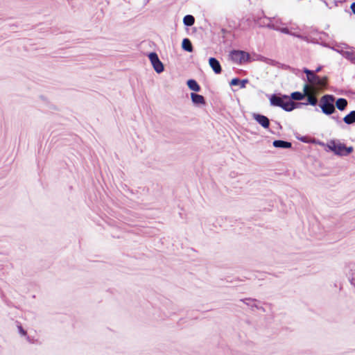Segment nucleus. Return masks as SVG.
<instances>
[{"instance_id": "obj_1", "label": "nucleus", "mask_w": 355, "mask_h": 355, "mask_svg": "<svg viewBox=\"0 0 355 355\" xmlns=\"http://www.w3.org/2000/svg\"><path fill=\"white\" fill-rule=\"evenodd\" d=\"M302 72L306 75L302 78L306 83H311L320 88H327L328 85V77L327 76H320L317 75L313 70H311L306 67L302 69Z\"/></svg>"}, {"instance_id": "obj_2", "label": "nucleus", "mask_w": 355, "mask_h": 355, "mask_svg": "<svg viewBox=\"0 0 355 355\" xmlns=\"http://www.w3.org/2000/svg\"><path fill=\"white\" fill-rule=\"evenodd\" d=\"M229 56L233 62L239 64L250 63L255 60L248 52L241 49H232L230 51Z\"/></svg>"}, {"instance_id": "obj_3", "label": "nucleus", "mask_w": 355, "mask_h": 355, "mask_svg": "<svg viewBox=\"0 0 355 355\" xmlns=\"http://www.w3.org/2000/svg\"><path fill=\"white\" fill-rule=\"evenodd\" d=\"M270 100L272 105L280 107L286 111H292L295 109V103L287 96L279 97L272 95Z\"/></svg>"}, {"instance_id": "obj_4", "label": "nucleus", "mask_w": 355, "mask_h": 355, "mask_svg": "<svg viewBox=\"0 0 355 355\" xmlns=\"http://www.w3.org/2000/svg\"><path fill=\"white\" fill-rule=\"evenodd\" d=\"M335 98L333 95L326 94L320 99L319 106L322 112L327 115H330L335 112Z\"/></svg>"}, {"instance_id": "obj_5", "label": "nucleus", "mask_w": 355, "mask_h": 355, "mask_svg": "<svg viewBox=\"0 0 355 355\" xmlns=\"http://www.w3.org/2000/svg\"><path fill=\"white\" fill-rule=\"evenodd\" d=\"M328 148L336 155L346 156L353 152V147H347L344 144L330 141L327 144Z\"/></svg>"}, {"instance_id": "obj_6", "label": "nucleus", "mask_w": 355, "mask_h": 355, "mask_svg": "<svg viewBox=\"0 0 355 355\" xmlns=\"http://www.w3.org/2000/svg\"><path fill=\"white\" fill-rule=\"evenodd\" d=\"M148 58L150 60L154 70L157 73H161L164 71V65L159 60V56L156 52H150L148 54Z\"/></svg>"}, {"instance_id": "obj_7", "label": "nucleus", "mask_w": 355, "mask_h": 355, "mask_svg": "<svg viewBox=\"0 0 355 355\" xmlns=\"http://www.w3.org/2000/svg\"><path fill=\"white\" fill-rule=\"evenodd\" d=\"M248 78L241 79L239 77L233 78L230 81H229V86L230 87H239V89H244L246 87L247 84L249 83Z\"/></svg>"}, {"instance_id": "obj_8", "label": "nucleus", "mask_w": 355, "mask_h": 355, "mask_svg": "<svg viewBox=\"0 0 355 355\" xmlns=\"http://www.w3.org/2000/svg\"><path fill=\"white\" fill-rule=\"evenodd\" d=\"M209 64L216 74L222 72V67L220 62L214 57H210L208 60Z\"/></svg>"}, {"instance_id": "obj_9", "label": "nucleus", "mask_w": 355, "mask_h": 355, "mask_svg": "<svg viewBox=\"0 0 355 355\" xmlns=\"http://www.w3.org/2000/svg\"><path fill=\"white\" fill-rule=\"evenodd\" d=\"M253 118L264 128H268L270 125L269 119L263 115L254 114Z\"/></svg>"}, {"instance_id": "obj_10", "label": "nucleus", "mask_w": 355, "mask_h": 355, "mask_svg": "<svg viewBox=\"0 0 355 355\" xmlns=\"http://www.w3.org/2000/svg\"><path fill=\"white\" fill-rule=\"evenodd\" d=\"M182 49L183 51L189 53H192L194 51L193 46L191 40L185 37L182 41Z\"/></svg>"}, {"instance_id": "obj_11", "label": "nucleus", "mask_w": 355, "mask_h": 355, "mask_svg": "<svg viewBox=\"0 0 355 355\" xmlns=\"http://www.w3.org/2000/svg\"><path fill=\"white\" fill-rule=\"evenodd\" d=\"M305 92V96H307V101L311 105H315L318 103V99L315 94L311 92L314 90H303Z\"/></svg>"}, {"instance_id": "obj_12", "label": "nucleus", "mask_w": 355, "mask_h": 355, "mask_svg": "<svg viewBox=\"0 0 355 355\" xmlns=\"http://www.w3.org/2000/svg\"><path fill=\"white\" fill-rule=\"evenodd\" d=\"M262 13H263V18H266V19H269L270 21H272V20L274 19V18H272V17H267L263 10H262ZM259 27H261V28H268L269 29H271V30H274V31H278V28L279 26H277L276 24H274V23H272V22H270L267 24H259Z\"/></svg>"}, {"instance_id": "obj_13", "label": "nucleus", "mask_w": 355, "mask_h": 355, "mask_svg": "<svg viewBox=\"0 0 355 355\" xmlns=\"http://www.w3.org/2000/svg\"><path fill=\"white\" fill-rule=\"evenodd\" d=\"M334 103L336 107L340 111L345 110L348 104L347 101L343 98L337 99Z\"/></svg>"}, {"instance_id": "obj_14", "label": "nucleus", "mask_w": 355, "mask_h": 355, "mask_svg": "<svg viewBox=\"0 0 355 355\" xmlns=\"http://www.w3.org/2000/svg\"><path fill=\"white\" fill-rule=\"evenodd\" d=\"M273 146L276 148H289L291 147V143L282 140H275L273 142Z\"/></svg>"}, {"instance_id": "obj_15", "label": "nucleus", "mask_w": 355, "mask_h": 355, "mask_svg": "<svg viewBox=\"0 0 355 355\" xmlns=\"http://www.w3.org/2000/svg\"><path fill=\"white\" fill-rule=\"evenodd\" d=\"M195 17L191 15H187L183 18V24L185 26L189 27L194 24Z\"/></svg>"}, {"instance_id": "obj_16", "label": "nucleus", "mask_w": 355, "mask_h": 355, "mask_svg": "<svg viewBox=\"0 0 355 355\" xmlns=\"http://www.w3.org/2000/svg\"><path fill=\"white\" fill-rule=\"evenodd\" d=\"M343 121L347 124H352L355 123V111H351L343 118Z\"/></svg>"}, {"instance_id": "obj_17", "label": "nucleus", "mask_w": 355, "mask_h": 355, "mask_svg": "<svg viewBox=\"0 0 355 355\" xmlns=\"http://www.w3.org/2000/svg\"><path fill=\"white\" fill-rule=\"evenodd\" d=\"M191 99L195 104H205L204 97L201 95L191 93Z\"/></svg>"}, {"instance_id": "obj_18", "label": "nucleus", "mask_w": 355, "mask_h": 355, "mask_svg": "<svg viewBox=\"0 0 355 355\" xmlns=\"http://www.w3.org/2000/svg\"><path fill=\"white\" fill-rule=\"evenodd\" d=\"M186 84L189 89H201L198 82L193 78L187 80Z\"/></svg>"}, {"instance_id": "obj_19", "label": "nucleus", "mask_w": 355, "mask_h": 355, "mask_svg": "<svg viewBox=\"0 0 355 355\" xmlns=\"http://www.w3.org/2000/svg\"><path fill=\"white\" fill-rule=\"evenodd\" d=\"M331 49L332 50L336 51L339 54H340L343 57H344L347 60H348V58H351L352 51H344L343 49H336L334 47H331Z\"/></svg>"}, {"instance_id": "obj_20", "label": "nucleus", "mask_w": 355, "mask_h": 355, "mask_svg": "<svg viewBox=\"0 0 355 355\" xmlns=\"http://www.w3.org/2000/svg\"><path fill=\"white\" fill-rule=\"evenodd\" d=\"M277 31L281 32V33H284V34H286V35H295V36H296L297 37H301V36L296 35L295 33H292L287 26L282 27V28L279 27Z\"/></svg>"}, {"instance_id": "obj_21", "label": "nucleus", "mask_w": 355, "mask_h": 355, "mask_svg": "<svg viewBox=\"0 0 355 355\" xmlns=\"http://www.w3.org/2000/svg\"><path fill=\"white\" fill-rule=\"evenodd\" d=\"M305 96V92H295L291 94V98L294 100H302Z\"/></svg>"}, {"instance_id": "obj_22", "label": "nucleus", "mask_w": 355, "mask_h": 355, "mask_svg": "<svg viewBox=\"0 0 355 355\" xmlns=\"http://www.w3.org/2000/svg\"><path fill=\"white\" fill-rule=\"evenodd\" d=\"M288 69L291 71L292 73H295V75L300 76V77H303V74L304 73L302 72V70H300L298 69H296V68H294V67H292L291 66H288Z\"/></svg>"}, {"instance_id": "obj_23", "label": "nucleus", "mask_w": 355, "mask_h": 355, "mask_svg": "<svg viewBox=\"0 0 355 355\" xmlns=\"http://www.w3.org/2000/svg\"><path fill=\"white\" fill-rule=\"evenodd\" d=\"M313 42L314 44H320V45H321V46H324V47H327V48H330V49L331 48V47H330V46H329V44L328 43H327V42H323V41H321V42H318L316 39H314V40L313 41Z\"/></svg>"}, {"instance_id": "obj_24", "label": "nucleus", "mask_w": 355, "mask_h": 355, "mask_svg": "<svg viewBox=\"0 0 355 355\" xmlns=\"http://www.w3.org/2000/svg\"><path fill=\"white\" fill-rule=\"evenodd\" d=\"M302 89H313V88H312V87H310L308 85L307 83H306V82H305V83H304V85H303V88H302ZM327 89H337V88H336V87H328Z\"/></svg>"}, {"instance_id": "obj_25", "label": "nucleus", "mask_w": 355, "mask_h": 355, "mask_svg": "<svg viewBox=\"0 0 355 355\" xmlns=\"http://www.w3.org/2000/svg\"><path fill=\"white\" fill-rule=\"evenodd\" d=\"M345 1H344V0H334V1H333V3H334V5L335 6H338V5H339L340 3H343L345 2Z\"/></svg>"}, {"instance_id": "obj_26", "label": "nucleus", "mask_w": 355, "mask_h": 355, "mask_svg": "<svg viewBox=\"0 0 355 355\" xmlns=\"http://www.w3.org/2000/svg\"><path fill=\"white\" fill-rule=\"evenodd\" d=\"M347 60L350 61L351 63L355 64V55L353 52H352L351 58H348Z\"/></svg>"}, {"instance_id": "obj_27", "label": "nucleus", "mask_w": 355, "mask_h": 355, "mask_svg": "<svg viewBox=\"0 0 355 355\" xmlns=\"http://www.w3.org/2000/svg\"><path fill=\"white\" fill-rule=\"evenodd\" d=\"M313 32L318 33L323 35H324L326 37L329 36L328 33H327L326 32H324V31H320L319 32L317 29H314L313 31H311V33H313Z\"/></svg>"}, {"instance_id": "obj_28", "label": "nucleus", "mask_w": 355, "mask_h": 355, "mask_svg": "<svg viewBox=\"0 0 355 355\" xmlns=\"http://www.w3.org/2000/svg\"><path fill=\"white\" fill-rule=\"evenodd\" d=\"M18 329H19V331L20 332V334L23 336H26V331L22 328L21 326H19L18 327Z\"/></svg>"}, {"instance_id": "obj_29", "label": "nucleus", "mask_w": 355, "mask_h": 355, "mask_svg": "<svg viewBox=\"0 0 355 355\" xmlns=\"http://www.w3.org/2000/svg\"><path fill=\"white\" fill-rule=\"evenodd\" d=\"M350 9L352 10V13L355 15V2H353L350 6ZM351 14V12H349Z\"/></svg>"}, {"instance_id": "obj_30", "label": "nucleus", "mask_w": 355, "mask_h": 355, "mask_svg": "<svg viewBox=\"0 0 355 355\" xmlns=\"http://www.w3.org/2000/svg\"><path fill=\"white\" fill-rule=\"evenodd\" d=\"M253 55L257 57L256 60H263V59L264 58V57L262 56L261 55H257L256 53H254Z\"/></svg>"}, {"instance_id": "obj_31", "label": "nucleus", "mask_w": 355, "mask_h": 355, "mask_svg": "<svg viewBox=\"0 0 355 355\" xmlns=\"http://www.w3.org/2000/svg\"><path fill=\"white\" fill-rule=\"evenodd\" d=\"M17 27H18V25H17L16 24H10V28L11 30H14L15 28H17Z\"/></svg>"}, {"instance_id": "obj_32", "label": "nucleus", "mask_w": 355, "mask_h": 355, "mask_svg": "<svg viewBox=\"0 0 355 355\" xmlns=\"http://www.w3.org/2000/svg\"><path fill=\"white\" fill-rule=\"evenodd\" d=\"M322 66H320H320H318V67L315 69V70L314 71H315V73H318V72L322 70Z\"/></svg>"}, {"instance_id": "obj_33", "label": "nucleus", "mask_w": 355, "mask_h": 355, "mask_svg": "<svg viewBox=\"0 0 355 355\" xmlns=\"http://www.w3.org/2000/svg\"><path fill=\"white\" fill-rule=\"evenodd\" d=\"M343 45L345 46V49H352L353 47L352 46H350L349 45H348L346 43H343Z\"/></svg>"}, {"instance_id": "obj_34", "label": "nucleus", "mask_w": 355, "mask_h": 355, "mask_svg": "<svg viewBox=\"0 0 355 355\" xmlns=\"http://www.w3.org/2000/svg\"><path fill=\"white\" fill-rule=\"evenodd\" d=\"M275 24H276V25L277 24H284L281 19H278L277 20H276Z\"/></svg>"}, {"instance_id": "obj_35", "label": "nucleus", "mask_w": 355, "mask_h": 355, "mask_svg": "<svg viewBox=\"0 0 355 355\" xmlns=\"http://www.w3.org/2000/svg\"><path fill=\"white\" fill-rule=\"evenodd\" d=\"M221 32H222L223 33H224V34H225V33H228V31H227L225 28H223L221 29Z\"/></svg>"}, {"instance_id": "obj_36", "label": "nucleus", "mask_w": 355, "mask_h": 355, "mask_svg": "<svg viewBox=\"0 0 355 355\" xmlns=\"http://www.w3.org/2000/svg\"><path fill=\"white\" fill-rule=\"evenodd\" d=\"M260 19H261V17L257 18V19H255V18H254V19H253V21H254L256 24H257Z\"/></svg>"}, {"instance_id": "obj_37", "label": "nucleus", "mask_w": 355, "mask_h": 355, "mask_svg": "<svg viewBox=\"0 0 355 355\" xmlns=\"http://www.w3.org/2000/svg\"><path fill=\"white\" fill-rule=\"evenodd\" d=\"M288 65L284 64L283 68H284V69H288Z\"/></svg>"}, {"instance_id": "obj_38", "label": "nucleus", "mask_w": 355, "mask_h": 355, "mask_svg": "<svg viewBox=\"0 0 355 355\" xmlns=\"http://www.w3.org/2000/svg\"><path fill=\"white\" fill-rule=\"evenodd\" d=\"M246 21H247L248 22H250V21H251V19H250V18H248V19H246Z\"/></svg>"}, {"instance_id": "obj_39", "label": "nucleus", "mask_w": 355, "mask_h": 355, "mask_svg": "<svg viewBox=\"0 0 355 355\" xmlns=\"http://www.w3.org/2000/svg\"><path fill=\"white\" fill-rule=\"evenodd\" d=\"M345 12H349L348 11V10H347V9H345Z\"/></svg>"}]
</instances>
